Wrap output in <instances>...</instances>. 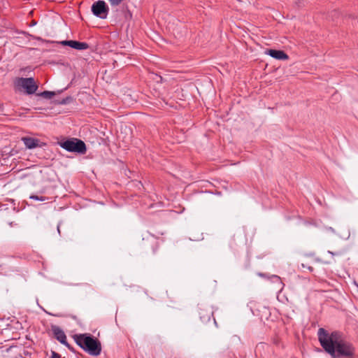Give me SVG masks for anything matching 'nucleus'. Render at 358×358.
<instances>
[{
    "label": "nucleus",
    "mask_w": 358,
    "mask_h": 358,
    "mask_svg": "<svg viewBox=\"0 0 358 358\" xmlns=\"http://www.w3.org/2000/svg\"><path fill=\"white\" fill-rule=\"evenodd\" d=\"M318 340L324 350L331 358H352L355 355L353 345L342 338L339 331L329 332L324 328H320L317 331Z\"/></svg>",
    "instance_id": "f257e3e1"
},
{
    "label": "nucleus",
    "mask_w": 358,
    "mask_h": 358,
    "mask_svg": "<svg viewBox=\"0 0 358 358\" xmlns=\"http://www.w3.org/2000/svg\"><path fill=\"white\" fill-rule=\"evenodd\" d=\"M73 339L76 344L92 356H98L101 352L100 341L90 334H75Z\"/></svg>",
    "instance_id": "f03ea898"
},
{
    "label": "nucleus",
    "mask_w": 358,
    "mask_h": 358,
    "mask_svg": "<svg viewBox=\"0 0 358 358\" xmlns=\"http://www.w3.org/2000/svg\"><path fill=\"white\" fill-rule=\"evenodd\" d=\"M61 147L69 152L83 154L86 151L85 143L79 139L71 138L61 143Z\"/></svg>",
    "instance_id": "7ed1b4c3"
},
{
    "label": "nucleus",
    "mask_w": 358,
    "mask_h": 358,
    "mask_svg": "<svg viewBox=\"0 0 358 358\" xmlns=\"http://www.w3.org/2000/svg\"><path fill=\"white\" fill-rule=\"evenodd\" d=\"M108 11L109 8L104 1L99 0L94 2L92 6V13L101 19H106Z\"/></svg>",
    "instance_id": "20e7f679"
},
{
    "label": "nucleus",
    "mask_w": 358,
    "mask_h": 358,
    "mask_svg": "<svg viewBox=\"0 0 358 358\" xmlns=\"http://www.w3.org/2000/svg\"><path fill=\"white\" fill-rule=\"evenodd\" d=\"M17 85L24 89L28 94H34L38 89L33 78H21L17 80Z\"/></svg>",
    "instance_id": "39448f33"
},
{
    "label": "nucleus",
    "mask_w": 358,
    "mask_h": 358,
    "mask_svg": "<svg viewBox=\"0 0 358 358\" xmlns=\"http://www.w3.org/2000/svg\"><path fill=\"white\" fill-rule=\"evenodd\" d=\"M51 331L54 335V337L62 344L67 347L69 350H73V348L67 342L66 336L64 331L57 325L51 326Z\"/></svg>",
    "instance_id": "423d86ee"
},
{
    "label": "nucleus",
    "mask_w": 358,
    "mask_h": 358,
    "mask_svg": "<svg viewBox=\"0 0 358 358\" xmlns=\"http://www.w3.org/2000/svg\"><path fill=\"white\" fill-rule=\"evenodd\" d=\"M27 149L31 150L36 148H42L45 145V143L41 142L39 139L24 136L21 138Z\"/></svg>",
    "instance_id": "0eeeda50"
},
{
    "label": "nucleus",
    "mask_w": 358,
    "mask_h": 358,
    "mask_svg": "<svg viewBox=\"0 0 358 358\" xmlns=\"http://www.w3.org/2000/svg\"><path fill=\"white\" fill-rule=\"evenodd\" d=\"M199 315L201 321L205 323L210 320L211 317L213 315V311L211 308L208 306L200 307Z\"/></svg>",
    "instance_id": "6e6552de"
},
{
    "label": "nucleus",
    "mask_w": 358,
    "mask_h": 358,
    "mask_svg": "<svg viewBox=\"0 0 358 358\" xmlns=\"http://www.w3.org/2000/svg\"><path fill=\"white\" fill-rule=\"evenodd\" d=\"M61 43L64 45H68L76 50H86L89 48V45L85 42H80L77 41H63Z\"/></svg>",
    "instance_id": "1a4fd4ad"
},
{
    "label": "nucleus",
    "mask_w": 358,
    "mask_h": 358,
    "mask_svg": "<svg viewBox=\"0 0 358 358\" xmlns=\"http://www.w3.org/2000/svg\"><path fill=\"white\" fill-rule=\"evenodd\" d=\"M266 53L273 58L279 60H286L289 58L288 55L282 50L269 49Z\"/></svg>",
    "instance_id": "9d476101"
},
{
    "label": "nucleus",
    "mask_w": 358,
    "mask_h": 358,
    "mask_svg": "<svg viewBox=\"0 0 358 358\" xmlns=\"http://www.w3.org/2000/svg\"><path fill=\"white\" fill-rule=\"evenodd\" d=\"M258 275L262 277V278H270L274 282H278L279 283L280 285H282V282L281 281V278L277 275H271L270 277L268 276V275L266 273H258Z\"/></svg>",
    "instance_id": "9b49d317"
},
{
    "label": "nucleus",
    "mask_w": 358,
    "mask_h": 358,
    "mask_svg": "<svg viewBox=\"0 0 358 358\" xmlns=\"http://www.w3.org/2000/svg\"><path fill=\"white\" fill-rule=\"evenodd\" d=\"M39 95L45 99H50L55 95V93L54 92H50V91H44V92H41V94H39Z\"/></svg>",
    "instance_id": "f8f14e48"
},
{
    "label": "nucleus",
    "mask_w": 358,
    "mask_h": 358,
    "mask_svg": "<svg viewBox=\"0 0 358 358\" xmlns=\"http://www.w3.org/2000/svg\"><path fill=\"white\" fill-rule=\"evenodd\" d=\"M29 199L36 200V201H45L47 199V198L45 196H37V195H31L29 196Z\"/></svg>",
    "instance_id": "ddd939ff"
},
{
    "label": "nucleus",
    "mask_w": 358,
    "mask_h": 358,
    "mask_svg": "<svg viewBox=\"0 0 358 358\" xmlns=\"http://www.w3.org/2000/svg\"><path fill=\"white\" fill-rule=\"evenodd\" d=\"M111 6H117L124 0H108Z\"/></svg>",
    "instance_id": "4468645a"
},
{
    "label": "nucleus",
    "mask_w": 358,
    "mask_h": 358,
    "mask_svg": "<svg viewBox=\"0 0 358 358\" xmlns=\"http://www.w3.org/2000/svg\"><path fill=\"white\" fill-rule=\"evenodd\" d=\"M50 358H61V355L59 353H57V352H56L55 351H52V355H51Z\"/></svg>",
    "instance_id": "2eb2a0df"
},
{
    "label": "nucleus",
    "mask_w": 358,
    "mask_h": 358,
    "mask_svg": "<svg viewBox=\"0 0 358 358\" xmlns=\"http://www.w3.org/2000/svg\"><path fill=\"white\" fill-rule=\"evenodd\" d=\"M304 1L305 0H296V3L299 5V6H303L304 5Z\"/></svg>",
    "instance_id": "dca6fc26"
},
{
    "label": "nucleus",
    "mask_w": 358,
    "mask_h": 358,
    "mask_svg": "<svg viewBox=\"0 0 358 358\" xmlns=\"http://www.w3.org/2000/svg\"><path fill=\"white\" fill-rule=\"evenodd\" d=\"M273 343L276 345H279L280 344V340L278 338H273Z\"/></svg>",
    "instance_id": "f3484780"
},
{
    "label": "nucleus",
    "mask_w": 358,
    "mask_h": 358,
    "mask_svg": "<svg viewBox=\"0 0 358 358\" xmlns=\"http://www.w3.org/2000/svg\"><path fill=\"white\" fill-rule=\"evenodd\" d=\"M70 98L67 97L66 99H64L60 103L61 104H66L67 102H68V99H69Z\"/></svg>",
    "instance_id": "a211bd4d"
},
{
    "label": "nucleus",
    "mask_w": 358,
    "mask_h": 358,
    "mask_svg": "<svg viewBox=\"0 0 358 358\" xmlns=\"http://www.w3.org/2000/svg\"><path fill=\"white\" fill-rule=\"evenodd\" d=\"M57 231H58L59 234H60L59 225L57 226Z\"/></svg>",
    "instance_id": "6ab92c4d"
},
{
    "label": "nucleus",
    "mask_w": 358,
    "mask_h": 358,
    "mask_svg": "<svg viewBox=\"0 0 358 358\" xmlns=\"http://www.w3.org/2000/svg\"><path fill=\"white\" fill-rule=\"evenodd\" d=\"M308 269H309L310 271H312L313 270V267H310H310H308Z\"/></svg>",
    "instance_id": "aec40b11"
},
{
    "label": "nucleus",
    "mask_w": 358,
    "mask_h": 358,
    "mask_svg": "<svg viewBox=\"0 0 358 358\" xmlns=\"http://www.w3.org/2000/svg\"><path fill=\"white\" fill-rule=\"evenodd\" d=\"M36 24V22H32V24H31V25H35Z\"/></svg>",
    "instance_id": "412c9836"
},
{
    "label": "nucleus",
    "mask_w": 358,
    "mask_h": 358,
    "mask_svg": "<svg viewBox=\"0 0 358 358\" xmlns=\"http://www.w3.org/2000/svg\"><path fill=\"white\" fill-rule=\"evenodd\" d=\"M329 252L330 254H331L332 255H334V252H332L329 251Z\"/></svg>",
    "instance_id": "4be33fe9"
},
{
    "label": "nucleus",
    "mask_w": 358,
    "mask_h": 358,
    "mask_svg": "<svg viewBox=\"0 0 358 358\" xmlns=\"http://www.w3.org/2000/svg\"><path fill=\"white\" fill-rule=\"evenodd\" d=\"M213 320H214V323L216 324H217V322H216L215 319L214 318V319H213Z\"/></svg>",
    "instance_id": "5701e85b"
},
{
    "label": "nucleus",
    "mask_w": 358,
    "mask_h": 358,
    "mask_svg": "<svg viewBox=\"0 0 358 358\" xmlns=\"http://www.w3.org/2000/svg\"><path fill=\"white\" fill-rule=\"evenodd\" d=\"M22 34H28L27 33H26L25 31H23Z\"/></svg>",
    "instance_id": "b1692460"
},
{
    "label": "nucleus",
    "mask_w": 358,
    "mask_h": 358,
    "mask_svg": "<svg viewBox=\"0 0 358 358\" xmlns=\"http://www.w3.org/2000/svg\"><path fill=\"white\" fill-rule=\"evenodd\" d=\"M338 358H341V357H338Z\"/></svg>",
    "instance_id": "393cba45"
}]
</instances>
